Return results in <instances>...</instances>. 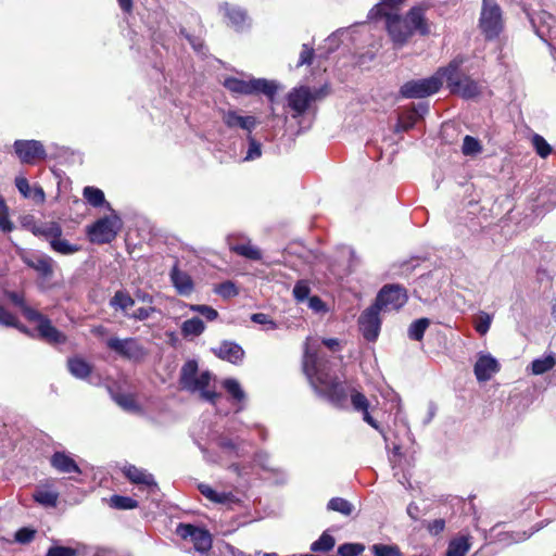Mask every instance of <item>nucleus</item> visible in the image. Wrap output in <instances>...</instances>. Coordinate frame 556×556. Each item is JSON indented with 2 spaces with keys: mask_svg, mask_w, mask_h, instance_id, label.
<instances>
[{
  "mask_svg": "<svg viewBox=\"0 0 556 556\" xmlns=\"http://www.w3.org/2000/svg\"><path fill=\"white\" fill-rule=\"evenodd\" d=\"M303 370L316 393L327 399L337 407L345 405L348 399L346 388L337 376L329 371L326 363L313 351L309 340L305 343Z\"/></svg>",
  "mask_w": 556,
  "mask_h": 556,
  "instance_id": "1",
  "label": "nucleus"
},
{
  "mask_svg": "<svg viewBox=\"0 0 556 556\" xmlns=\"http://www.w3.org/2000/svg\"><path fill=\"white\" fill-rule=\"evenodd\" d=\"M384 16L387 30L395 45H404L415 30L421 35L428 33L424 10L420 7L412 8L404 17L391 13H384Z\"/></svg>",
  "mask_w": 556,
  "mask_h": 556,
  "instance_id": "2",
  "label": "nucleus"
},
{
  "mask_svg": "<svg viewBox=\"0 0 556 556\" xmlns=\"http://www.w3.org/2000/svg\"><path fill=\"white\" fill-rule=\"evenodd\" d=\"M212 380L213 375L208 370L199 374V364L195 359L187 361L180 368L179 384L181 390L199 393L201 400L215 404L219 394L208 389Z\"/></svg>",
  "mask_w": 556,
  "mask_h": 556,
  "instance_id": "3",
  "label": "nucleus"
},
{
  "mask_svg": "<svg viewBox=\"0 0 556 556\" xmlns=\"http://www.w3.org/2000/svg\"><path fill=\"white\" fill-rule=\"evenodd\" d=\"M464 61L463 56L454 58L446 66L440 67V75L452 93L459 94L464 99H472L480 93L481 89L476 80L459 73Z\"/></svg>",
  "mask_w": 556,
  "mask_h": 556,
  "instance_id": "4",
  "label": "nucleus"
},
{
  "mask_svg": "<svg viewBox=\"0 0 556 556\" xmlns=\"http://www.w3.org/2000/svg\"><path fill=\"white\" fill-rule=\"evenodd\" d=\"M224 87L236 94L252 96L263 93L270 100L274 99L278 89L275 81L265 78L244 80L237 77H228L224 80Z\"/></svg>",
  "mask_w": 556,
  "mask_h": 556,
  "instance_id": "5",
  "label": "nucleus"
},
{
  "mask_svg": "<svg viewBox=\"0 0 556 556\" xmlns=\"http://www.w3.org/2000/svg\"><path fill=\"white\" fill-rule=\"evenodd\" d=\"M479 27L486 40L497 38L503 30V12L494 0H482Z\"/></svg>",
  "mask_w": 556,
  "mask_h": 556,
  "instance_id": "6",
  "label": "nucleus"
},
{
  "mask_svg": "<svg viewBox=\"0 0 556 556\" xmlns=\"http://www.w3.org/2000/svg\"><path fill=\"white\" fill-rule=\"evenodd\" d=\"M121 217L113 213L109 216L99 218L96 223L88 227V237L93 243H110L115 239L117 232L122 228Z\"/></svg>",
  "mask_w": 556,
  "mask_h": 556,
  "instance_id": "7",
  "label": "nucleus"
},
{
  "mask_svg": "<svg viewBox=\"0 0 556 556\" xmlns=\"http://www.w3.org/2000/svg\"><path fill=\"white\" fill-rule=\"evenodd\" d=\"M442 86L440 68L434 75L416 80H409L401 87V94L406 99H420L437 93Z\"/></svg>",
  "mask_w": 556,
  "mask_h": 556,
  "instance_id": "8",
  "label": "nucleus"
},
{
  "mask_svg": "<svg viewBox=\"0 0 556 556\" xmlns=\"http://www.w3.org/2000/svg\"><path fill=\"white\" fill-rule=\"evenodd\" d=\"M106 346L121 357L135 363L141 362L148 355L147 349L137 338L119 339L113 337L106 341Z\"/></svg>",
  "mask_w": 556,
  "mask_h": 556,
  "instance_id": "9",
  "label": "nucleus"
},
{
  "mask_svg": "<svg viewBox=\"0 0 556 556\" xmlns=\"http://www.w3.org/2000/svg\"><path fill=\"white\" fill-rule=\"evenodd\" d=\"M531 25L538 35L551 49L552 55L555 58L556 49L549 42L556 38V18L546 11H540L533 15H530Z\"/></svg>",
  "mask_w": 556,
  "mask_h": 556,
  "instance_id": "10",
  "label": "nucleus"
},
{
  "mask_svg": "<svg viewBox=\"0 0 556 556\" xmlns=\"http://www.w3.org/2000/svg\"><path fill=\"white\" fill-rule=\"evenodd\" d=\"M13 150L21 163L34 165L40 160L47 157L46 149L39 140H15Z\"/></svg>",
  "mask_w": 556,
  "mask_h": 556,
  "instance_id": "11",
  "label": "nucleus"
},
{
  "mask_svg": "<svg viewBox=\"0 0 556 556\" xmlns=\"http://www.w3.org/2000/svg\"><path fill=\"white\" fill-rule=\"evenodd\" d=\"M407 302L406 290L396 285L384 286L378 293L375 305L380 311H397Z\"/></svg>",
  "mask_w": 556,
  "mask_h": 556,
  "instance_id": "12",
  "label": "nucleus"
},
{
  "mask_svg": "<svg viewBox=\"0 0 556 556\" xmlns=\"http://www.w3.org/2000/svg\"><path fill=\"white\" fill-rule=\"evenodd\" d=\"M379 314L380 309L378 305L372 304L367 307L358 318L359 331L369 342L376 341L380 333L381 319Z\"/></svg>",
  "mask_w": 556,
  "mask_h": 556,
  "instance_id": "13",
  "label": "nucleus"
},
{
  "mask_svg": "<svg viewBox=\"0 0 556 556\" xmlns=\"http://www.w3.org/2000/svg\"><path fill=\"white\" fill-rule=\"evenodd\" d=\"M176 533L181 539H190L194 548L200 553H205L212 547V536L208 531L202 528L190 523H180L176 529Z\"/></svg>",
  "mask_w": 556,
  "mask_h": 556,
  "instance_id": "14",
  "label": "nucleus"
},
{
  "mask_svg": "<svg viewBox=\"0 0 556 556\" xmlns=\"http://www.w3.org/2000/svg\"><path fill=\"white\" fill-rule=\"evenodd\" d=\"M16 254L29 268L36 270L42 278H50L53 275V261L50 256L29 252L23 248H17Z\"/></svg>",
  "mask_w": 556,
  "mask_h": 556,
  "instance_id": "15",
  "label": "nucleus"
},
{
  "mask_svg": "<svg viewBox=\"0 0 556 556\" xmlns=\"http://www.w3.org/2000/svg\"><path fill=\"white\" fill-rule=\"evenodd\" d=\"M199 491L204 497H206L211 502L224 505L229 509H235L236 507L241 506L243 502L241 497H239L237 494L232 492H218L214 490L211 485L204 483H201L199 485Z\"/></svg>",
  "mask_w": 556,
  "mask_h": 556,
  "instance_id": "16",
  "label": "nucleus"
},
{
  "mask_svg": "<svg viewBox=\"0 0 556 556\" xmlns=\"http://www.w3.org/2000/svg\"><path fill=\"white\" fill-rule=\"evenodd\" d=\"M313 100H315V96L308 87L302 86L293 89L288 94V104L293 111L292 116L299 117L304 114Z\"/></svg>",
  "mask_w": 556,
  "mask_h": 556,
  "instance_id": "17",
  "label": "nucleus"
},
{
  "mask_svg": "<svg viewBox=\"0 0 556 556\" xmlns=\"http://www.w3.org/2000/svg\"><path fill=\"white\" fill-rule=\"evenodd\" d=\"M222 121L229 129H242L247 135L252 134L257 125L254 116L241 115L236 110L223 111Z\"/></svg>",
  "mask_w": 556,
  "mask_h": 556,
  "instance_id": "18",
  "label": "nucleus"
},
{
  "mask_svg": "<svg viewBox=\"0 0 556 556\" xmlns=\"http://www.w3.org/2000/svg\"><path fill=\"white\" fill-rule=\"evenodd\" d=\"M38 317L30 318L29 321L37 324V330L40 337L49 343L62 344L66 342V336L58 330L49 318L37 312Z\"/></svg>",
  "mask_w": 556,
  "mask_h": 556,
  "instance_id": "19",
  "label": "nucleus"
},
{
  "mask_svg": "<svg viewBox=\"0 0 556 556\" xmlns=\"http://www.w3.org/2000/svg\"><path fill=\"white\" fill-rule=\"evenodd\" d=\"M219 11L223 13L227 25L237 31H242L249 25L247 12L240 7L225 2L219 5Z\"/></svg>",
  "mask_w": 556,
  "mask_h": 556,
  "instance_id": "20",
  "label": "nucleus"
},
{
  "mask_svg": "<svg viewBox=\"0 0 556 556\" xmlns=\"http://www.w3.org/2000/svg\"><path fill=\"white\" fill-rule=\"evenodd\" d=\"M500 370L497 361L490 354H480L475 364V375L478 381H488Z\"/></svg>",
  "mask_w": 556,
  "mask_h": 556,
  "instance_id": "21",
  "label": "nucleus"
},
{
  "mask_svg": "<svg viewBox=\"0 0 556 556\" xmlns=\"http://www.w3.org/2000/svg\"><path fill=\"white\" fill-rule=\"evenodd\" d=\"M228 470L237 476V483L243 489L249 488L251 482L257 478L256 467L253 462L232 463L228 466Z\"/></svg>",
  "mask_w": 556,
  "mask_h": 556,
  "instance_id": "22",
  "label": "nucleus"
},
{
  "mask_svg": "<svg viewBox=\"0 0 556 556\" xmlns=\"http://www.w3.org/2000/svg\"><path fill=\"white\" fill-rule=\"evenodd\" d=\"M123 472L130 482L144 485L150 492L157 490V484L153 476L144 469L138 468L134 465H127L123 468Z\"/></svg>",
  "mask_w": 556,
  "mask_h": 556,
  "instance_id": "23",
  "label": "nucleus"
},
{
  "mask_svg": "<svg viewBox=\"0 0 556 556\" xmlns=\"http://www.w3.org/2000/svg\"><path fill=\"white\" fill-rule=\"evenodd\" d=\"M212 351L218 358L235 365L241 363L244 357L243 349L232 341H224L218 348H215Z\"/></svg>",
  "mask_w": 556,
  "mask_h": 556,
  "instance_id": "24",
  "label": "nucleus"
},
{
  "mask_svg": "<svg viewBox=\"0 0 556 556\" xmlns=\"http://www.w3.org/2000/svg\"><path fill=\"white\" fill-rule=\"evenodd\" d=\"M169 277L178 294L188 296L193 292L194 285L192 278L188 273L179 269L177 265L173 266Z\"/></svg>",
  "mask_w": 556,
  "mask_h": 556,
  "instance_id": "25",
  "label": "nucleus"
},
{
  "mask_svg": "<svg viewBox=\"0 0 556 556\" xmlns=\"http://www.w3.org/2000/svg\"><path fill=\"white\" fill-rule=\"evenodd\" d=\"M33 498L43 507H55L59 500V492L53 490L52 485L47 482L36 488Z\"/></svg>",
  "mask_w": 556,
  "mask_h": 556,
  "instance_id": "26",
  "label": "nucleus"
},
{
  "mask_svg": "<svg viewBox=\"0 0 556 556\" xmlns=\"http://www.w3.org/2000/svg\"><path fill=\"white\" fill-rule=\"evenodd\" d=\"M51 466L60 472L63 473H81L80 468L76 464V462L64 452H55L51 456L50 459Z\"/></svg>",
  "mask_w": 556,
  "mask_h": 556,
  "instance_id": "27",
  "label": "nucleus"
},
{
  "mask_svg": "<svg viewBox=\"0 0 556 556\" xmlns=\"http://www.w3.org/2000/svg\"><path fill=\"white\" fill-rule=\"evenodd\" d=\"M253 464L255 467H260L264 471L273 472L278 476L279 482L285 483L287 481V475L283 470L275 468L271 465L269 454L265 451H258L254 454Z\"/></svg>",
  "mask_w": 556,
  "mask_h": 556,
  "instance_id": "28",
  "label": "nucleus"
},
{
  "mask_svg": "<svg viewBox=\"0 0 556 556\" xmlns=\"http://www.w3.org/2000/svg\"><path fill=\"white\" fill-rule=\"evenodd\" d=\"M471 536L468 534H460L451 540L446 556H465L471 547Z\"/></svg>",
  "mask_w": 556,
  "mask_h": 556,
  "instance_id": "29",
  "label": "nucleus"
},
{
  "mask_svg": "<svg viewBox=\"0 0 556 556\" xmlns=\"http://www.w3.org/2000/svg\"><path fill=\"white\" fill-rule=\"evenodd\" d=\"M68 371L77 379H86L91 374V366L81 357H72L67 361Z\"/></svg>",
  "mask_w": 556,
  "mask_h": 556,
  "instance_id": "30",
  "label": "nucleus"
},
{
  "mask_svg": "<svg viewBox=\"0 0 556 556\" xmlns=\"http://www.w3.org/2000/svg\"><path fill=\"white\" fill-rule=\"evenodd\" d=\"M135 305V300L125 290H118L110 300V306L115 311H122L125 316L129 315L127 311Z\"/></svg>",
  "mask_w": 556,
  "mask_h": 556,
  "instance_id": "31",
  "label": "nucleus"
},
{
  "mask_svg": "<svg viewBox=\"0 0 556 556\" xmlns=\"http://www.w3.org/2000/svg\"><path fill=\"white\" fill-rule=\"evenodd\" d=\"M33 233L46 238L51 243L56 237L62 236V228L55 222L42 223L33 227Z\"/></svg>",
  "mask_w": 556,
  "mask_h": 556,
  "instance_id": "32",
  "label": "nucleus"
},
{
  "mask_svg": "<svg viewBox=\"0 0 556 556\" xmlns=\"http://www.w3.org/2000/svg\"><path fill=\"white\" fill-rule=\"evenodd\" d=\"M245 150L243 151L242 161L252 162L258 160L263 153V144L255 139L252 134L247 135Z\"/></svg>",
  "mask_w": 556,
  "mask_h": 556,
  "instance_id": "33",
  "label": "nucleus"
},
{
  "mask_svg": "<svg viewBox=\"0 0 556 556\" xmlns=\"http://www.w3.org/2000/svg\"><path fill=\"white\" fill-rule=\"evenodd\" d=\"M555 365L556 356L555 354L551 353L548 355H545L544 357L535 358L534 361H532L530 365V370L531 374L533 375H543L553 369Z\"/></svg>",
  "mask_w": 556,
  "mask_h": 556,
  "instance_id": "34",
  "label": "nucleus"
},
{
  "mask_svg": "<svg viewBox=\"0 0 556 556\" xmlns=\"http://www.w3.org/2000/svg\"><path fill=\"white\" fill-rule=\"evenodd\" d=\"M216 444L224 453L228 454L230 457L243 456V448L241 445L226 435H219L216 439Z\"/></svg>",
  "mask_w": 556,
  "mask_h": 556,
  "instance_id": "35",
  "label": "nucleus"
},
{
  "mask_svg": "<svg viewBox=\"0 0 556 556\" xmlns=\"http://www.w3.org/2000/svg\"><path fill=\"white\" fill-rule=\"evenodd\" d=\"M205 330V325L199 317L185 320L181 324V334L184 338L198 337Z\"/></svg>",
  "mask_w": 556,
  "mask_h": 556,
  "instance_id": "36",
  "label": "nucleus"
},
{
  "mask_svg": "<svg viewBox=\"0 0 556 556\" xmlns=\"http://www.w3.org/2000/svg\"><path fill=\"white\" fill-rule=\"evenodd\" d=\"M230 251L237 253L240 256H243L245 258L252 260V261H258L262 258L261 251L252 245L250 242L248 243H237L229 245Z\"/></svg>",
  "mask_w": 556,
  "mask_h": 556,
  "instance_id": "37",
  "label": "nucleus"
},
{
  "mask_svg": "<svg viewBox=\"0 0 556 556\" xmlns=\"http://www.w3.org/2000/svg\"><path fill=\"white\" fill-rule=\"evenodd\" d=\"M83 195L91 206L99 207L106 204L108 208L111 210L110 204L105 202L104 193L101 189L90 186L85 187Z\"/></svg>",
  "mask_w": 556,
  "mask_h": 556,
  "instance_id": "38",
  "label": "nucleus"
},
{
  "mask_svg": "<svg viewBox=\"0 0 556 556\" xmlns=\"http://www.w3.org/2000/svg\"><path fill=\"white\" fill-rule=\"evenodd\" d=\"M7 296L8 299L14 304L16 305L17 307L21 308L23 315L25 316V318L27 320H29L30 318H36L38 317L37 315V312L36 309L31 308L30 306H28L26 303H25V300L23 298L22 294L17 293V292H7Z\"/></svg>",
  "mask_w": 556,
  "mask_h": 556,
  "instance_id": "39",
  "label": "nucleus"
},
{
  "mask_svg": "<svg viewBox=\"0 0 556 556\" xmlns=\"http://www.w3.org/2000/svg\"><path fill=\"white\" fill-rule=\"evenodd\" d=\"M51 249L62 255H71L79 251V247L76 244H72L66 239H63L61 237H56L53 241L50 243Z\"/></svg>",
  "mask_w": 556,
  "mask_h": 556,
  "instance_id": "40",
  "label": "nucleus"
},
{
  "mask_svg": "<svg viewBox=\"0 0 556 556\" xmlns=\"http://www.w3.org/2000/svg\"><path fill=\"white\" fill-rule=\"evenodd\" d=\"M430 325L428 318H419L410 324L408 327V337L412 340L420 341L424 338L425 331Z\"/></svg>",
  "mask_w": 556,
  "mask_h": 556,
  "instance_id": "41",
  "label": "nucleus"
},
{
  "mask_svg": "<svg viewBox=\"0 0 556 556\" xmlns=\"http://www.w3.org/2000/svg\"><path fill=\"white\" fill-rule=\"evenodd\" d=\"M329 510L338 511L344 516H350L353 513L354 506L342 497H332L328 504Z\"/></svg>",
  "mask_w": 556,
  "mask_h": 556,
  "instance_id": "42",
  "label": "nucleus"
},
{
  "mask_svg": "<svg viewBox=\"0 0 556 556\" xmlns=\"http://www.w3.org/2000/svg\"><path fill=\"white\" fill-rule=\"evenodd\" d=\"M334 544V538L327 532H324L318 540L312 543L311 551L326 553L331 551Z\"/></svg>",
  "mask_w": 556,
  "mask_h": 556,
  "instance_id": "43",
  "label": "nucleus"
},
{
  "mask_svg": "<svg viewBox=\"0 0 556 556\" xmlns=\"http://www.w3.org/2000/svg\"><path fill=\"white\" fill-rule=\"evenodd\" d=\"M223 387L232 396L235 401L242 402L245 399V393L242 390L238 380L233 378H228L224 380Z\"/></svg>",
  "mask_w": 556,
  "mask_h": 556,
  "instance_id": "44",
  "label": "nucleus"
},
{
  "mask_svg": "<svg viewBox=\"0 0 556 556\" xmlns=\"http://www.w3.org/2000/svg\"><path fill=\"white\" fill-rule=\"evenodd\" d=\"M482 151V146L478 139L471 136H465L462 146V152L464 155L472 156Z\"/></svg>",
  "mask_w": 556,
  "mask_h": 556,
  "instance_id": "45",
  "label": "nucleus"
},
{
  "mask_svg": "<svg viewBox=\"0 0 556 556\" xmlns=\"http://www.w3.org/2000/svg\"><path fill=\"white\" fill-rule=\"evenodd\" d=\"M111 506L117 509H134L138 506V502L128 496L113 495Z\"/></svg>",
  "mask_w": 556,
  "mask_h": 556,
  "instance_id": "46",
  "label": "nucleus"
},
{
  "mask_svg": "<svg viewBox=\"0 0 556 556\" xmlns=\"http://www.w3.org/2000/svg\"><path fill=\"white\" fill-rule=\"evenodd\" d=\"M374 556H402L400 548L396 545L374 544L371 546Z\"/></svg>",
  "mask_w": 556,
  "mask_h": 556,
  "instance_id": "47",
  "label": "nucleus"
},
{
  "mask_svg": "<svg viewBox=\"0 0 556 556\" xmlns=\"http://www.w3.org/2000/svg\"><path fill=\"white\" fill-rule=\"evenodd\" d=\"M492 316L485 312H480L475 319V329L481 336H484L491 326Z\"/></svg>",
  "mask_w": 556,
  "mask_h": 556,
  "instance_id": "48",
  "label": "nucleus"
},
{
  "mask_svg": "<svg viewBox=\"0 0 556 556\" xmlns=\"http://www.w3.org/2000/svg\"><path fill=\"white\" fill-rule=\"evenodd\" d=\"M405 0H381L380 3L376 4L370 11H369V14H368V17L369 18H374L375 16H377L378 14H383L386 12H383V10L386 8H390V9H395L397 8L399 5H401Z\"/></svg>",
  "mask_w": 556,
  "mask_h": 556,
  "instance_id": "49",
  "label": "nucleus"
},
{
  "mask_svg": "<svg viewBox=\"0 0 556 556\" xmlns=\"http://www.w3.org/2000/svg\"><path fill=\"white\" fill-rule=\"evenodd\" d=\"M365 551V546L361 543H344L339 546L338 554L340 556H358Z\"/></svg>",
  "mask_w": 556,
  "mask_h": 556,
  "instance_id": "50",
  "label": "nucleus"
},
{
  "mask_svg": "<svg viewBox=\"0 0 556 556\" xmlns=\"http://www.w3.org/2000/svg\"><path fill=\"white\" fill-rule=\"evenodd\" d=\"M532 143H533V147H534L536 153L541 157H547L551 154L552 148L542 136L535 134L532 137Z\"/></svg>",
  "mask_w": 556,
  "mask_h": 556,
  "instance_id": "51",
  "label": "nucleus"
},
{
  "mask_svg": "<svg viewBox=\"0 0 556 556\" xmlns=\"http://www.w3.org/2000/svg\"><path fill=\"white\" fill-rule=\"evenodd\" d=\"M115 402L127 412H139L140 407L131 395L119 394L115 396Z\"/></svg>",
  "mask_w": 556,
  "mask_h": 556,
  "instance_id": "52",
  "label": "nucleus"
},
{
  "mask_svg": "<svg viewBox=\"0 0 556 556\" xmlns=\"http://www.w3.org/2000/svg\"><path fill=\"white\" fill-rule=\"evenodd\" d=\"M293 296L298 302H303L308 299L311 293L309 285L306 280H299L293 288Z\"/></svg>",
  "mask_w": 556,
  "mask_h": 556,
  "instance_id": "53",
  "label": "nucleus"
},
{
  "mask_svg": "<svg viewBox=\"0 0 556 556\" xmlns=\"http://www.w3.org/2000/svg\"><path fill=\"white\" fill-rule=\"evenodd\" d=\"M190 311L197 312L204 316L207 320L212 321L215 320L218 317V313L216 309L208 305L204 304H190L189 305Z\"/></svg>",
  "mask_w": 556,
  "mask_h": 556,
  "instance_id": "54",
  "label": "nucleus"
},
{
  "mask_svg": "<svg viewBox=\"0 0 556 556\" xmlns=\"http://www.w3.org/2000/svg\"><path fill=\"white\" fill-rule=\"evenodd\" d=\"M351 402L354 409L362 413L367 410L369 407V402L366 399V396L363 393L355 390L351 392Z\"/></svg>",
  "mask_w": 556,
  "mask_h": 556,
  "instance_id": "55",
  "label": "nucleus"
},
{
  "mask_svg": "<svg viewBox=\"0 0 556 556\" xmlns=\"http://www.w3.org/2000/svg\"><path fill=\"white\" fill-rule=\"evenodd\" d=\"M14 224L9 218V208L7 204H0V230L2 232H11Z\"/></svg>",
  "mask_w": 556,
  "mask_h": 556,
  "instance_id": "56",
  "label": "nucleus"
},
{
  "mask_svg": "<svg viewBox=\"0 0 556 556\" xmlns=\"http://www.w3.org/2000/svg\"><path fill=\"white\" fill-rule=\"evenodd\" d=\"M251 320L255 324L263 325L267 330H274L278 328L276 321H274L267 314L255 313L251 316Z\"/></svg>",
  "mask_w": 556,
  "mask_h": 556,
  "instance_id": "57",
  "label": "nucleus"
},
{
  "mask_svg": "<svg viewBox=\"0 0 556 556\" xmlns=\"http://www.w3.org/2000/svg\"><path fill=\"white\" fill-rule=\"evenodd\" d=\"M314 49L308 45L304 43L302 46V50L296 66L300 67L303 65H311L314 59Z\"/></svg>",
  "mask_w": 556,
  "mask_h": 556,
  "instance_id": "58",
  "label": "nucleus"
},
{
  "mask_svg": "<svg viewBox=\"0 0 556 556\" xmlns=\"http://www.w3.org/2000/svg\"><path fill=\"white\" fill-rule=\"evenodd\" d=\"M0 326L5 327H18V321L14 315H12L8 309H5L2 305H0Z\"/></svg>",
  "mask_w": 556,
  "mask_h": 556,
  "instance_id": "59",
  "label": "nucleus"
},
{
  "mask_svg": "<svg viewBox=\"0 0 556 556\" xmlns=\"http://www.w3.org/2000/svg\"><path fill=\"white\" fill-rule=\"evenodd\" d=\"M216 292L224 298H231L238 293L236 286L230 281L220 283L216 288Z\"/></svg>",
  "mask_w": 556,
  "mask_h": 556,
  "instance_id": "60",
  "label": "nucleus"
},
{
  "mask_svg": "<svg viewBox=\"0 0 556 556\" xmlns=\"http://www.w3.org/2000/svg\"><path fill=\"white\" fill-rule=\"evenodd\" d=\"M15 187L24 198L31 197V187L29 186V182L26 179V177L17 176L15 178Z\"/></svg>",
  "mask_w": 556,
  "mask_h": 556,
  "instance_id": "61",
  "label": "nucleus"
},
{
  "mask_svg": "<svg viewBox=\"0 0 556 556\" xmlns=\"http://www.w3.org/2000/svg\"><path fill=\"white\" fill-rule=\"evenodd\" d=\"M155 312V307H139L132 314L127 315V317L132 318L135 320H146Z\"/></svg>",
  "mask_w": 556,
  "mask_h": 556,
  "instance_id": "62",
  "label": "nucleus"
},
{
  "mask_svg": "<svg viewBox=\"0 0 556 556\" xmlns=\"http://www.w3.org/2000/svg\"><path fill=\"white\" fill-rule=\"evenodd\" d=\"M47 556H75V551L71 547L54 546L49 548Z\"/></svg>",
  "mask_w": 556,
  "mask_h": 556,
  "instance_id": "63",
  "label": "nucleus"
},
{
  "mask_svg": "<svg viewBox=\"0 0 556 556\" xmlns=\"http://www.w3.org/2000/svg\"><path fill=\"white\" fill-rule=\"evenodd\" d=\"M34 535H35L34 530L23 528L16 532L15 540L20 543H28L34 539Z\"/></svg>",
  "mask_w": 556,
  "mask_h": 556,
  "instance_id": "64",
  "label": "nucleus"
}]
</instances>
